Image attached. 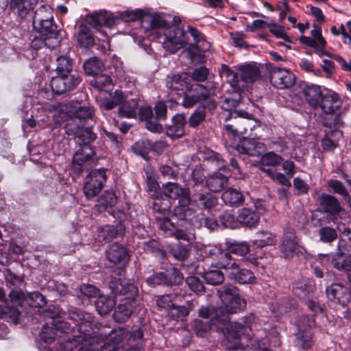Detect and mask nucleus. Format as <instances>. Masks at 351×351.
Segmentation results:
<instances>
[{
  "instance_id": "aec40b11",
  "label": "nucleus",
  "mask_w": 351,
  "mask_h": 351,
  "mask_svg": "<svg viewBox=\"0 0 351 351\" xmlns=\"http://www.w3.org/2000/svg\"><path fill=\"white\" fill-rule=\"evenodd\" d=\"M239 73L238 74L240 77L239 81L241 84L252 83L260 77L261 73L259 68L255 64H250L247 65L241 66L239 68Z\"/></svg>"
},
{
  "instance_id": "6ab92c4d",
  "label": "nucleus",
  "mask_w": 351,
  "mask_h": 351,
  "mask_svg": "<svg viewBox=\"0 0 351 351\" xmlns=\"http://www.w3.org/2000/svg\"><path fill=\"white\" fill-rule=\"evenodd\" d=\"M315 322L312 318L304 317L299 323V331L298 333L297 341L298 344L303 348H309L312 345L311 335L308 332L304 333L302 330L306 328L314 326Z\"/></svg>"
},
{
  "instance_id": "b1692460",
  "label": "nucleus",
  "mask_w": 351,
  "mask_h": 351,
  "mask_svg": "<svg viewBox=\"0 0 351 351\" xmlns=\"http://www.w3.org/2000/svg\"><path fill=\"white\" fill-rule=\"evenodd\" d=\"M304 95L306 101L311 107L317 108L324 94H322L319 86L312 84L304 88Z\"/></svg>"
},
{
  "instance_id": "09e8293b",
  "label": "nucleus",
  "mask_w": 351,
  "mask_h": 351,
  "mask_svg": "<svg viewBox=\"0 0 351 351\" xmlns=\"http://www.w3.org/2000/svg\"><path fill=\"white\" fill-rule=\"evenodd\" d=\"M203 277L206 283L213 285L220 284L224 280L223 274L219 270H210L206 271Z\"/></svg>"
},
{
  "instance_id": "72a5a7b5",
  "label": "nucleus",
  "mask_w": 351,
  "mask_h": 351,
  "mask_svg": "<svg viewBox=\"0 0 351 351\" xmlns=\"http://www.w3.org/2000/svg\"><path fill=\"white\" fill-rule=\"evenodd\" d=\"M117 197L113 191H106L97 201L96 207L103 211L116 205Z\"/></svg>"
},
{
  "instance_id": "a211bd4d",
  "label": "nucleus",
  "mask_w": 351,
  "mask_h": 351,
  "mask_svg": "<svg viewBox=\"0 0 351 351\" xmlns=\"http://www.w3.org/2000/svg\"><path fill=\"white\" fill-rule=\"evenodd\" d=\"M108 260L114 264L125 265L129 261V255L126 248L120 244L113 243L106 250Z\"/></svg>"
},
{
  "instance_id": "5fc2aeb1",
  "label": "nucleus",
  "mask_w": 351,
  "mask_h": 351,
  "mask_svg": "<svg viewBox=\"0 0 351 351\" xmlns=\"http://www.w3.org/2000/svg\"><path fill=\"white\" fill-rule=\"evenodd\" d=\"M26 300L29 306L35 308L43 307L46 304L45 297L37 291L29 293Z\"/></svg>"
},
{
  "instance_id": "412c9836",
  "label": "nucleus",
  "mask_w": 351,
  "mask_h": 351,
  "mask_svg": "<svg viewBox=\"0 0 351 351\" xmlns=\"http://www.w3.org/2000/svg\"><path fill=\"white\" fill-rule=\"evenodd\" d=\"M228 276L241 284L254 283L255 276L249 269H240L238 264L232 265V269L228 273Z\"/></svg>"
},
{
  "instance_id": "13d9d810",
  "label": "nucleus",
  "mask_w": 351,
  "mask_h": 351,
  "mask_svg": "<svg viewBox=\"0 0 351 351\" xmlns=\"http://www.w3.org/2000/svg\"><path fill=\"white\" fill-rule=\"evenodd\" d=\"M147 190L153 199H158L161 195L159 184L151 175L147 176Z\"/></svg>"
},
{
  "instance_id": "f8f14e48",
  "label": "nucleus",
  "mask_w": 351,
  "mask_h": 351,
  "mask_svg": "<svg viewBox=\"0 0 351 351\" xmlns=\"http://www.w3.org/2000/svg\"><path fill=\"white\" fill-rule=\"evenodd\" d=\"M64 313L60 311L58 306H50L43 312V316L51 319L50 324L55 328L57 332L69 333L71 328L67 322L60 320L64 316Z\"/></svg>"
},
{
  "instance_id": "79ce46f5",
  "label": "nucleus",
  "mask_w": 351,
  "mask_h": 351,
  "mask_svg": "<svg viewBox=\"0 0 351 351\" xmlns=\"http://www.w3.org/2000/svg\"><path fill=\"white\" fill-rule=\"evenodd\" d=\"M20 315V311L16 308L8 305L0 306V317L8 322L17 324Z\"/></svg>"
},
{
  "instance_id": "4be33fe9",
  "label": "nucleus",
  "mask_w": 351,
  "mask_h": 351,
  "mask_svg": "<svg viewBox=\"0 0 351 351\" xmlns=\"http://www.w3.org/2000/svg\"><path fill=\"white\" fill-rule=\"evenodd\" d=\"M259 215L254 210L249 208H243L238 211V220L239 224L248 228H254L258 223Z\"/></svg>"
},
{
  "instance_id": "6e6552de",
  "label": "nucleus",
  "mask_w": 351,
  "mask_h": 351,
  "mask_svg": "<svg viewBox=\"0 0 351 351\" xmlns=\"http://www.w3.org/2000/svg\"><path fill=\"white\" fill-rule=\"evenodd\" d=\"M34 27L40 32L46 47L53 49L60 43V32L57 25L53 23V20L45 21Z\"/></svg>"
},
{
  "instance_id": "0eeeda50",
  "label": "nucleus",
  "mask_w": 351,
  "mask_h": 351,
  "mask_svg": "<svg viewBox=\"0 0 351 351\" xmlns=\"http://www.w3.org/2000/svg\"><path fill=\"white\" fill-rule=\"evenodd\" d=\"M65 130L68 135L75 136L76 143L80 145H86L94 141L97 137L90 127L84 128L76 123V120H71L66 123Z\"/></svg>"
},
{
  "instance_id": "4d7b16f0",
  "label": "nucleus",
  "mask_w": 351,
  "mask_h": 351,
  "mask_svg": "<svg viewBox=\"0 0 351 351\" xmlns=\"http://www.w3.org/2000/svg\"><path fill=\"white\" fill-rule=\"evenodd\" d=\"M220 220L223 226L226 228H236L239 226V222L238 216L237 218L230 212H225L220 217Z\"/></svg>"
},
{
  "instance_id": "473e14b6",
  "label": "nucleus",
  "mask_w": 351,
  "mask_h": 351,
  "mask_svg": "<svg viewBox=\"0 0 351 351\" xmlns=\"http://www.w3.org/2000/svg\"><path fill=\"white\" fill-rule=\"evenodd\" d=\"M221 199L226 205L238 206L243 202V195L238 190L228 188L222 193Z\"/></svg>"
},
{
  "instance_id": "393cba45",
  "label": "nucleus",
  "mask_w": 351,
  "mask_h": 351,
  "mask_svg": "<svg viewBox=\"0 0 351 351\" xmlns=\"http://www.w3.org/2000/svg\"><path fill=\"white\" fill-rule=\"evenodd\" d=\"M72 113L73 117L69 119L67 122L71 120H76V123L80 125H84L85 121L90 119L93 117L94 110L88 106H81L79 104H76L73 107Z\"/></svg>"
},
{
  "instance_id": "39448f33",
  "label": "nucleus",
  "mask_w": 351,
  "mask_h": 351,
  "mask_svg": "<svg viewBox=\"0 0 351 351\" xmlns=\"http://www.w3.org/2000/svg\"><path fill=\"white\" fill-rule=\"evenodd\" d=\"M255 317L250 314L241 319L240 322H228L226 325L223 326H218L220 328L227 340H236L238 337L243 334L247 328L252 330L254 326L256 324Z\"/></svg>"
},
{
  "instance_id": "f03ea898",
  "label": "nucleus",
  "mask_w": 351,
  "mask_h": 351,
  "mask_svg": "<svg viewBox=\"0 0 351 351\" xmlns=\"http://www.w3.org/2000/svg\"><path fill=\"white\" fill-rule=\"evenodd\" d=\"M177 260L184 261L189 257L190 244L194 239V227H200L202 223L210 229L214 230L217 222L213 218H204V215H197L195 211L189 208L191 202L189 188L177 191Z\"/></svg>"
},
{
  "instance_id": "9d476101",
  "label": "nucleus",
  "mask_w": 351,
  "mask_h": 351,
  "mask_svg": "<svg viewBox=\"0 0 351 351\" xmlns=\"http://www.w3.org/2000/svg\"><path fill=\"white\" fill-rule=\"evenodd\" d=\"M280 251L286 259H291L299 248L298 238L293 228L288 227L284 230L280 239Z\"/></svg>"
},
{
  "instance_id": "774afa93",
  "label": "nucleus",
  "mask_w": 351,
  "mask_h": 351,
  "mask_svg": "<svg viewBox=\"0 0 351 351\" xmlns=\"http://www.w3.org/2000/svg\"><path fill=\"white\" fill-rule=\"evenodd\" d=\"M186 284L194 292H200L204 288L202 282L195 276H189L186 278Z\"/></svg>"
},
{
  "instance_id": "bb28decb",
  "label": "nucleus",
  "mask_w": 351,
  "mask_h": 351,
  "mask_svg": "<svg viewBox=\"0 0 351 351\" xmlns=\"http://www.w3.org/2000/svg\"><path fill=\"white\" fill-rule=\"evenodd\" d=\"M319 204L324 210L331 214H337L341 210V206L338 199L326 193L321 194L317 199Z\"/></svg>"
},
{
  "instance_id": "338daca9",
  "label": "nucleus",
  "mask_w": 351,
  "mask_h": 351,
  "mask_svg": "<svg viewBox=\"0 0 351 351\" xmlns=\"http://www.w3.org/2000/svg\"><path fill=\"white\" fill-rule=\"evenodd\" d=\"M80 290L83 295L88 298H95L99 295V290L92 285H82Z\"/></svg>"
},
{
  "instance_id": "de8ad7c7",
  "label": "nucleus",
  "mask_w": 351,
  "mask_h": 351,
  "mask_svg": "<svg viewBox=\"0 0 351 351\" xmlns=\"http://www.w3.org/2000/svg\"><path fill=\"white\" fill-rule=\"evenodd\" d=\"M282 162V158L274 152L265 153L261 158L262 166H277Z\"/></svg>"
},
{
  "instance_id": "cd10ccee",
  "label": "nucleus",
  "mask_w": 351,
  "mask_h": 351,
  "mask_svg": "<svg viewBox=\"0 0 351 351\" xmlns=\"http://www.w3.org/2000/svg\"><path fill=\"white\" fill-rule=\"evenodd\" d=\"M227 183L228 177L218 172L211 174L206 180L208 189L215 193L220 192Z\"/></svg>"
},
{
  "instance_id": "f704fd0d",
  "label": "nucleus",
  "mask_w": 351,
  "mask_h": 351,
  "mask_svg": "<svg viewBox=\"0 0 351 351\" xmlns=\"http://www.w3.org/2000/svg\"><path fill=\"white\" fill-rule=\"evenodd\" d=\"M53 10L49 5H42L35 12L33 25H38L47 21L53 20Z\"/></svg>"
},
{
  "instance_id": "37998d69",
  "label": "nucleus",
  "mask_w": 351,
  "mask_h": 351,
  "mask_svg": "<svg viewBox=\"0 0 351 351\" xmlns=\"http://www.w3.org/2000/svg\"><path fill=\"white\" fill-rule=\"evenodd\" d=\"M195 201L199 202L200 205L205 209H211L218 204L217 197L208 192L199 194Z\"/></svg>"
},
{
  "instance_id": "e433bc0d",
  "label": "nucleus",
  "mask_w": 351,
  "mask_h": 351,
  "mask_svg": "<svg viewBox=\"0 0 351 351\" xmlns=\"http://www.w3.org/2000/svg\"><path fill=\"white\" fill-rule=\"evenodd\" d=\"M84 69L88 75L95 76L101 73L104 68V65L101 60L97 57H92L84 63Z\"/></svg>"
},
{
  "instance_id": "c756f323",
  "label": "nucleus",
  "mask_w": 351,
  "mask_h": 351,
  "mask_svg": "<svg viewBox=\"0 0 351 351\" xmlns=\"http://www.w3.org/2000/svg\"><path fill=\"white\" fill-rule=\"evenodd\" d=\"M219 73L221 77L226 78L227 81L235 90H241L244 88V84H241L239 80L238 74L234 73L226 64H222L221 66Z\"/></svg>"
},
{
  "instance_id": "a878e982",
  "label": "nucleus",
  "mask_w": 351,
  "mask_h": 351,
  "mask_svg": "<svg viewBox=\"0 0 351 351\" xmlns=\"http://www.w3.org/2000/svg\"><path fill=\"white\" fill-rule=\"evenodd\" d=\"M125 99L126 96L121 90H116L109 97H104L101 100L100 106L102 109L110 110L122 104Z\"/></svg>"
},
{
  "instance_id": "4468645a",
  "label": "nucleus",
  "mask_w": 351,
  "mask_h": 351,
  "mask_svg": "<svg viewBox=\"0 0 351 351\" xmlns=\"http://www.w3.org/2000/svg\"><path fill=\"white\" fill-rule=\"evenodd\" d=\"M119 21V19L106 12H99L92 14L88 19V23L90 26L97 29L103 25L110 28L115 25Z\"/></svg>"
},
{
  "instance_id": "5701e85b",
  "label": "nucleus",
  "mask_w": 351,
  "mask_h": 351,
  "mask_svg": "<svg viewBox=\"0 0 351 351\" xmlns=\"http://www.w3.org/2000/svg\"><path fill=\"white\" fill-rule=\"evenodd\" d=\"M38 1V0H11L10 7L16 10L19 17L23 19L34 8Z\"/></svg>"
},
{
  "instance_id": "3c124183",
  "label": "nucleus",
  "mask_w": 351,
  "mask_h": 351,
  "mask_svg": "<svg viewBox=\"0 0 351 351\" xmlns=\"http://www.w3.org/2000/svg\"><path fill=\"white\" fill-rule=\"evenodd\" d=\"M217 262L215 263L216 266L219 268H225L228 270V273L232 269V265L236 264L231 261V257L229 253L219 251L217 254Z\"/></svg>"
},
{
  "instance_id": "9b49d317",
  "label": "nucleus",
  "mask_w": 351,
  "mask_h": 351,
  "mask_svg": "<svg viewBox=\"0 0 351 351\" xmlns=\"http://www.w3.org/2000/svg\"><path fill=\"white\" fill-rule=\"evenodd\" d=\"M270 81L274 86L280 89H285L293 86L295 77L289 69L274 67L270 71Z\"/></svg>"
},
{
  "instance_id": "dca6fc26",
  "label": "nucleus",
  "mask_w": 351,
  "mask_h": 351,
  "mask_svg": "<svg viewBox=\"0 0 351 351\" xmlns=\"http://www.w3.org/2000/svg\"><path fill=\"white\" fill-rule=\"evenodd\" d=\"M326 294L329 300H336L342 306H346L350 300V294L348 289L339 283L332 284L328 287Z\"/></svg>"
},
{
  "instance_id": "f3484780",
  "label": "nucleus",
  "mask_w": 351,
  "mask_h": 351,
  "mask_svg": "<svg viewBox=\"0 0 351 351\" xmlns=\"http://www.w3.org/2000/svg\"><path fill=\"white\" fill-rule=\"evenodd\" d=\"M239 102V96L237 95L225 97L221 101V108L224 110L230 112L228 116L226 118L228 121L230 117H243L250 119L251 114L243 110H233L238 106Z\"/></svg>"
},
{
  "instance_id": "0e129e2a",
  "label": "nucleus",
  "mask_w": 351,
  "mask_h": 351,
  "mask_svg": "<svg viewBox=\"0 0 351 351\" xmlns=\"http://www.w3.org/2000/svg\"><path fill=\"white\" fill-rule=\"evenodd\" d=\"M294 293L302 299L308 297L310 293V287L302 282H297L293 288Z\"/></svg>"
},
{
  "instance_id": "49530a36",
  "label": "nucleus",
  "mask_w": 351,
  "mask_h": 351,
  "mask_svg": "<svg viewBox=\"0 0 351 351\" xmlns=\"http://www.w3.org/2000/svg\"><path fill=\"white\" fill-rule=\"evenodd\" d=\"M57 335V331L55 328L53 327L50 322H47L44 325L40 333V339L46 343H52Z\"/></svg>"
},
{
  "instance_id": "c85d7f7f",
  "label": "nucleus",
  "mask_w": 351,
  "mask_h": 351,
  "mask_svg": "<svg viewBox=\"0 0 351 351\" xmlns=\"http://www.w3.org/2000/svg\"><path fill=\"white\" fill-rule=\"evenodd\" d=\"M123 234L121 228L117 229L113 226L106 225L98 228L96 239L99 242H108L114 238Z\"/></svg>"
},
{
  "instance_id": "864d4df0",
  "label": "nucleus",
  "mask_w": 351,
  "mask_h": 351,
  "mask_svg": "<svg viewBox=\"0 0 351 351\" xmlns=\"http://www.w3.org/2000/svg\"><path fill=\"white\" fill-rule=\"evenodd\" d=\"M328 186L333 192L342 195L346 200H350V196L348 193L343 184L339 180L330 179L328 180Z\"/></svg>"
},
{
  "instance_id": "4c0bfd02",
  "label": "nucleus",
  "mask_w": 351,
  "mask_h": 351,
  "mask_svg": "<svg viewBox=\"0 0 351 351\" xmlns=\"http://www.w3.org/2000/svg\"><path fill=\"white\" fill-rule=\"evenodd\" d=\"M77 40L82 47H88L94 44V39L88 25L81 24L79 26Z\"/></svg>"
},
{
  "instance_id": "f257e3e1",
  "label": "nucleus",
  "mask_w": 351,
  "mask_h": 351,
  "mask_svg": "<svg viewBox=\"0 0 351 351\" xmlns=\"http://www.w3.org/2000/svg\"><path fill=\"white\" fill-rule=\"evenodd\" d=\"M69 318L77 322L78 335L73 336V341H69L64 351L72 350L74 343L82 344L77 351H122L119 344L126 335L123 328L114 329L108 332L104 328L92 331L93 318L90 313L80 308L70 311Z\"/></svg>"
},
{
  "instance_id": "052dcab7",
  "label": "nucleus",
  "mask_w": 351,
  "mask_h": 351,
  "mask_svg": "<svg viewBox=\"0 0 351 351\" xmlns=\"http://www.w3.org/2000/svg\"><path fill=\"white\" fill-rule=\"evenodd\" d=\"M120 281V279L118 280ZM110 287L113 290V291L115 293H120V294H125L128 291H130L132 292V295H134L137 293L138 290L137 288L133 285H128V290H126L125 288L123 287V285H122V282H110Z\"/></svg>"
},
{
  "instance_id": "a19ab883",
  "label": "nucleus",
  "mask_w": 351,
  "mask_h": 351,
  "mask_svg": "<svg viewBox=\"0 0 351 351\" xmlns=\"http://www.w3.org/2000/svg\"><path fill=\"white\" fill-rule=\"evenodd\" d=\"M56 71L58 75H71L73 63L72 60L67 56H61L57 58Z\"/></svg>"
},
{
  "instance_id": "a18cd8bd",
  "label": "nucleus",
  "mask_w": 351,
  "mask_h": 351,
  "mask_svg": "<svg viewBox=\"0 0 351 351\" xmlns=\"http://www.w3.org/2000/svg\"><path fill=\"white\" fill-rule=\"evenodd\" d=\"M91 81V84L100 90H106L112 86L111 77L108 75L98 74Z\"/></svg>"
},
{
  "instance_id": "1a4fd4ad",
  "label": "nucleus",
  "mask_w": 351,
  "mask_h": 351,
  "mask_svg": "<svg viewBox=\"0 0 351 351\" xmlns=\"http://www.w3.org/2000/svg\"><path fill=\"white\" fill-rule=\"evenodd\" d=\"M80 82L77 73L71 75H58L51 78V87L53 93L62 94L66 91L75 89Z\"/></svg>"
},
{
  "instance_id": "e2e57ef3",
  "label": "nucleus",
  "mask_w": 351,
  "mask_h": 351,
  "mask_svg": "<svg viewBox=\"0 0 351 351\" xmlns=\"http://www.w3.org/2000/svg\"><path fill=\"white\" fill-rule=\"evenodd\" d=\"M206 117L205 110L202 109H197L191 116L189 119V124L191 127L199 125Z\"/></svg>"
},
{
  "instance_id": "20e7f679",
  "label": "nucleus",
  "mask_w": 351,
  "mask_h": 351,
  "mask_svg": "<svg viewBox=\"0 0 351 351\" xmlns=\"http://www.w3.org/2000/svg\"><path fill=\"white\" fill-rule=\"evenodd\" d=\"M149 25L158 35L164 49L171 53H176V26L169 25L160 14L152 15L149 19Z\"/></svg>"
},
{
  "instance_id": "2f4dec72",
  "label": "nucleus",
  "mask_w": 351,
  "mask_h": 351,
  "mask_svg": "<svg viewBox=\"0 0 351 351\" xmlns=\"http://www.w3.org/2000/svg\"><path fill=\"white\" fill-rule=\"evenodd\" d=\"M256 239L252 241V244L258 248L273 245L277 242L276 235L268 231H258L256 233Z\"/></svg>"
},
{
  "instance_id": "6e6d98bb",
  "label": "nucleus",
  "mask_w": 351,
  "mask_h": 351,
  "mask_svg": "<svg viewBox=\"0 0 351 351\" xmlns=\"http://www.w3.org/2000/svg\"><path fill=\"white\" fill-rule=\"evenodd\" d=\"M320 241L324 243H330L335 240L337 237V233L334 228L326 226L319 230Z\"/></svg>"
},
{
  "instance_id": "c9c22d12",
  "label": "nucleus",
  "mask_w": 351,
  "mask_h": 351,
  "mask_svg": "<svg viewBox=\"0 0 351 351\" xmlns=\"http://www.w3.org/2000/svg\"><path fill=\"white\" fill-rule=\"evenodd\" d=\"M138 101L135 99L123 102L119 108V116L128 119L136 118L138 112Z\"/></svg>"
},
{
  "instance_id": "603ef678",
  "label": "nucleus",
  "mask_w": 351,
  "mask_h": 351,
  "mask_svg": "<svg viewBox=\"0 0 351 351\" xmlns=\"http://www.w3.org/2000/svg\"><path fill=\"white\" fill-rule=\"evenodd\" d=\"M229 252L239 256H245L250 252V245L247 242L232 243L229 245Z\"/></svg>"
},
{
  "instance_id": "7ed1b4c3",
  "label": "nucleus",
  "mask_w": 351,
  "mask_h": 351,
  "mask_svg": "<svg viewBox=\"0 0 351 351\" xmlns=\"http://www.w3.org/2000/svg\"><path fill=\"white\" fill-rule=\"evenodd\" d=\"M221 304L215 308L214 306L203 307L199 309V314L205 319L200 321L197 328L204 332L211 329L212 325L223 326L229 322L228 317L242 311L246 308L245 299L241 297L238 289L232 285H224L217 290Z\"/></svg>"
},
{
  "instance_id": "ea45409f",
  "label": "nucleus",
  "mask_w": 351,
  "mask_h": 351,
  "mask_svg": "<svg viewBox=\"0 0 351 351\" xmlns=\"http://www.w3.org/2000/svg\"><path fill=\"white\" fill-rule=\"evenodd\" d=\"M342 137V132L339 130H334L327 134L323 138L322 144L324 149L331 150L337 146L339 140Z\"/></svg>"
},
{
  "instance_id": "58836bf2",
  "label": "nucleus",
  "mask_w": 351,
  "mask_h": 351,
  "mask_svg": "<svg viewBox=\"0 0 351 351\" xmlns=\"http://www.w3.org/2000/svg\"><path fill=\"white\" fill-rule=\"evenodd\" d=\"M115 306V301L110 297L99 295L95 302L97 311L100 315L108 313Z\"/></svg>"
},
{
  "instance_id": "7c9ffc66",
  "label": "nucleus",
  "mask_w": 351,
  "mask_h": 351,
  "mask_svg": "<svg viewBox=\"0 0 351 351\" xmlns=\"http://www.w3.org/2000/svg\"><path fill=\"white\" fill-rule=\"evenodd\" d=\"M208 74L209 71L207 68H206L205 66H200L199 68L194 69L191 76L189 75L186 73L180 75L179 78H177V83L182 81L184 82V84H186V86H188L189 83L191 80H193L194 81L196 82H204L207 80Z\"/></svg>"
},
{
  "instance_id": "8fccbe9b",
  "label": "nucleus",
  "mask_w": 351,
  "mask_h": 351,
  "mask_svg": "<svg viewBox=\"0 0 351 351\" xmlns=\"http://www.w3.org/2000/svg\"><path fill=\"white\" fill-rule=\"evenodd\" d=\"M147 284L151 287H156L161 285H169L171 280L164 272H158L153 274L147 279Z\"/></svg>"
},
{
  "instance_id": "ddd939ff",
  "label": "nucleus",
  "mask_w": 351,
  "mask_h": 351,
  "mask_svg": "<svg viewBox=\"0 0 351 351\" xmlns=\"http://www.w3.org/2000/svg\"><path fill=\"white\" fill-rule=\"evenodd\" d=\"M343 104L339 95L332 91L324 94L318 108L326 114H332L340 109Z\"/></svg>"
},
{
  "instance_id": "680f3d73",
  "label": "nucleus",
  "mask_w": 351,
  "mask_h": 351,
  "mask_svg": "<svg viewBox=\"0 0 351 351\" xmlns=\"http://www.w3.org/2000/svg\"><path fill=\"white\" fill-rule=\"evenodd\" d=\"M189 90L191 91H193L194 94L198 96L205 93L206 97H205L202 99V101L210 99V97L214 95V92L212 91L210 89H208L204 85L198 83L191 84V86L189 88Z\"/></svg>"
},
{
  "instance_id": "2eb2a0df",
  "label": "nucleus",
  "mask_w": 351,
  "mask_h": 351,
  "mask_svg": "<svg viewBox=\"0 0 351 351\" xmlns=\"http://www.w3.org/2000/svg\"><path fill=\"white\" fill-rule=\"evenodd\" d=\"M136 301L134 298H125L116 308L114 319L118 322L127 321L136 309Z\"/></svg>"
},
{
  "instance_id": "423d86ee",
  "label": "nucleus",
  "mask_w": 351,
  "mask_h": 351,
  "mask_svg": "<svg viewBox=\"0 0 351 351\" xmlns=\"http://www.w3.org/2000/svg\"><path fill=\"white\" fill-rule=\"evenodd\" d=\"M106 178L104 169H93L88 173L84 183V193L88 199L93 198L101 191Z\"/></svg>"
},
{
  "instance_id": "c03bdc74",
  "label": "nucleus",
  "mask_w": 351,
  "mask_h": 351,
  "mask_svg": "<svg viewBox=\"0 0 351 351\" xmlns=\"http://www.w3.org/2000/svg\"><path fill=\"white\" fill-rule=\"evenodd\" d=\"M256 142L252 139H244L237 146V149L240 154L249 156H256L257 152Z\"/></svg>"
},
{
  "instance_id": "bf43d9fd",
  "label": "nucleus",
  "mask_w": 351,
  "mask_h": 351,
  "mask_svg": "<svg viewBox=\"0 0 351 351\" xmlns=\"http://www.w3.org/2000/svg\"><path fill=\"white\" fill-rule=\"evenodd\" d=\"M332 263L334 267L339 270L347 269L348 267V261L346 254L343 253H337L332 256Z\"/></svg>"
},
{
  "instance_id": "69168bd1",
  "label": "nucleus",
  "mask_w": 351,
  "mask_h": 351,
  "mask_svg": "<svg viewBox=\"0 0 351 351\" xmlns=\"http://www.w3.org/2000/svg\"><path fill=\"white\" fill-rule=\"evenodd\" d=\"M206 97V93L202 94L201 95H195L193 94L192 95H185L184 99L182 102V105L185 108H191L196 104L197 102L202 101V99Z\"/></svg>"
}]
</instances>
